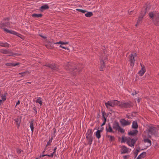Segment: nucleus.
Listing matches in <instances>:
<instances>
[{"label": "nucleus", "instance_id": "obj_1", "mask_svg": "<svg viewBox=\"0 0 159 159\" xmlns=\"http://www.w3.org/2000/svg\"><path fill=\"white\" fill-rule=\"evenodd\" d=\"M75 65L71 62H68L65 66V68L66 70H69L72 72V74L74 75L77 74L79 71L82 70V68L79 67L78 68L75 67L74 68Z\"/></svg>", "mask_w": 159, "mask_h": 159}, {"label": "nucleus", "instance_id": "obj_2", "mask_svg": "<svg viewBox=\"0 0 159 159\" xmlns=\"http://www.w3.org/2000/svg\"><path fill=\"white\" fill-rule=\"evenodd\" d=\"M150 9L149 7L147 6V7L145 6L143 7L142 9L141 12L139 17V18L137 21V23L135 25V26H137L139 24H140L142 22V20L143 16L148 11V10Z\"/></svg>", "mask_w": 159, "mask_h": 159}, {"label": "nucleus", "instance_id": "obj_3", "mask_svg": "<svg viewBox=\"0 0 159 159\" xmlns=\"http://www.w3.org/2000/svg\"><path fill=\"white\" fill-rule=\"evenodd\" d=\"M149 16L150 18L153 20L154 24L159 26V13L156 12H150Z\"/></svg>", "mask_w": 159, "mask_h": 159}, {"label": "nucleus", "instance_id": "obj_4", "mask_svg": "<svg viewBox=\"0 0 159 159\" xmlns=\"http://www.w3.org/2000/svg\"><path fill=\"white\" fill-rule=\"evenodd\" d=\"M148 130V134L149 135L150 134L151 135H153L156 137L158 136V133L157 128L153 126H149Z\"/></svg>", "mask_w": 159, "mask_h": 159}, {"label": "nucleus", "instance_id": "obj_5", "mask_svg": "<svg viewBox=\"0 0 159 159\" xmlns=\"http://www.w3.org/2000/svg\"><path fill=\"white\" fill-rule=\"evenodd\" d=\"M93 130L92 129H89L86 133V138L88 142V144L91 145L92 143L93 140L92 136Z\"/></svg>", "mask_w": 159, "mask_h": 159}, {"label": "nucleus", "instance_id": "obj_6", "mask_svg": "<svg viewBox=\"0 0 159 159\" xmlns=\"http://www.w3.org/2000/svg\"><path fill=\"white\" fill-rule=\"evenodd\" d=\"M9 18H4L2 22H0V28H2L5 27H9L10 25V23L9 22Z\"/></svg>", "mask_w": 159, "mask_h": 159}, {"label": "nucleus", "instance_id": "obj_7", "mask_svg": "<svg viewBox=\"0 0 159 159\" xmlns=\"http://www.w3.org/2000/svg\"><path fill=\"white\" fill-rule=\"evenodd\" d=\"M101 58V60L100 61V68H101V70H103V69L104 68L105 65H104V60H105L107 59V56L104 55L103 57H100Z\"/></svg>", "mask_w": 159, "mask_h": 159}, {"label": "nucleus", "instance_id": "obj_8", "mask_svg": "<svg viewBox=\"0 0 159 159\" xmlns=\"http://www.w3.org/2000/svg\"><path fill=\"white\" fill-rule=\"evenodd\" d=\"M120 122L123 126H125L130 125L131 123V121L126 120L124 119H122L120 120Z\"/></svg>", "mask_w": 159, "mask_h": 159}, {"label": "nucleus", "instance_id": "obj_9", "mask_svg": "<svg viewBox=\"0 0 159 159\" xmlns=\"http://www.w3.org/2000/svg\"><path fill=\"white\" fill-rule=\"evenodd\" d=\"M45 66L51 68V69L53 71L55 70L57 71L58 69V67L55 64H48L45 65Z\"/></svg>", "mask_w": 159, "mask_h": 159}, {"label": "nucleus", "instance_id": "obj_10", "mask_svg": "<svg viewBox=\"0 0 159 159\" xmlns=\"http://www.w3.org/2000/svg\"><path fill=\"white\" fill-rule=\"evenodd\" d=\"M121 107L124 108H129L132 106V103L131 102H122L121 103Z\"/></svg>", "mask_w": 159, "mask_h": 159}, {"label": "nucleus", "instance_id": "obj_11", "mask_svg": "<svg viewBox=\"0 0 159 159\" xmlns=\"http://www.w3.org/2000/svg\"><path fill=\"white\" fill-rule=\"evenodd\" d=\"M129 61L130 62L131 66H134L135 62V58L134 56H133V54L131 53L130 56L129 57Z\"/></svg>", "mask_w": 159, "mask_h": 159}, {"label": "nucleus", "instance_id": "obj_12", "mask_svg": "<svg viewBox=\"0 0 159 159\" xmlns=\"http://www.w3.org/2000/svg\"><path fill=\"white\" fill-rule=\"evenodd\" d=\"M129 141H130V138H127L125 137H124L123 136L122 138V139L121 140V143H125V142H126L127 143L129 146H130L129 145Z\"/></svg>", "mask_w": 159, "mask_h": 159}, {"label": "nucleus", "instance_id": "obj_13", "mask_svg": "<svg viewBox=\"0 0 159 159\" xmlns=\"http://www.w3.org/2000/svg\"><path fill=\"white\" fill-rule=\"evenodd\" d=\"M141 66L142 68L141 70L139 72L138 74H139V75L142 76L145 72L146 70L145 69V67L144 65H142L141 64Z\"/></svg>", "mask_w": 159, "mask_h": 159}, {"label": "nucleus", "instance_id": "obj_14", "mask_svg": "<svg viewBox=\"0 0 159 159\" xmlns=\"http://www.w3.org/2000/svg\"><path fill=\"white\" fill-rule=\"evenodd\" d=\"M138 139L137 138H135L134 139H131L130 138V141H129V145H130V146L132 147V146H134V145L136 142L137 140Z\"/></svg>", "mask_w": 159, "mask_h": 159}, {"label": "nucleus", "instance_id": "obj_15", "mask_svg": "<svg viewBox=\"0 0 159 159\" xmlns=\"http://www.w3.org/2000/svg\"><path fill=\"white\" fill-rule=\"evenodd\" d=\"M45 45L47 48L48 49H51L53 47V45L52 44L51 42L49 41H47V42L45 44Z\"/></svg>", "mask_w": 159, "mask_h": 159}, {"label": "nucleus", "instance_id": "obj_16", "mask_svg": "<svg viewBox=\"0 0 159 159\" xmlns=\"http://www.w3.org/2000/svg\"><path fill=\"white\" fill-rule=\"evenodd\" d=\"M121 154H124L128 153V150L127 148L125 146H123L121 149Z\"/></svg>", "mask_w": 159, "mask_h": 159}, {"label": "nucleus", "instance_id": "obj_17", "mask_svg": "<svg viewBox=\"0 0 159 159\" xmlns=\"http://www.w3.org/2000/svg\"><path fill=\"white\" fill-rule=\"evenodd\" d=\"M138 132V131L137 130H134L132 131L129 132L128 134L129 135L134 136L136 135Z\"/></svg>", "mask_w": 159, "mask_h": 159}, {"label": "nucleus", "instance_id": "obj_18", "mask_svg": "<svg viewBox=\"0 0 159 159\" xmlns=\"http://www.w3.org/2000/svg\"><path fill=\"white\" fill-rule=\"evenodd\" d=\"M21 117H18L17 118L14 120V121H15V122L16 123V125L18 127H19L20 125L21 122Z\"/></svg>", "mask_w": 159, "mask_h": 159}, {"label": "nucleus", "instance_id": "obj_19", "mask_svg": "<svg viewBox=\"0 0 159 159\" xmlns=\"http://www.w3.org/2000/svg\"><path fill=\"white\" fill-rule=\"evenodd\" d=\"M120 126L119 125V123L117 122H116L113 125V129L118 130V128H120Z\"/></svg>", "mask_w": 159, "mask_h": 159}, {"label": "nucleus", "instance_id": "obj_20", "mask_svg": "<svg viewBox=\"0 0 159 159\" xmlns=\"http://www.w3.org/2000/svg\"><path fill=\"white\" fill-rule=\"evenodd\" d=\"M132 127L133 129H135L138 128V125L137 121H134L133 122Z\"/></svg>", "mask_w": 159, "mask_h": 159}, {"label": "nucleus", "instance_id": "obj_21", "mask_svg": "<svg viewBox=\"0 0 159 159\" xmlns=\"http://www.w3.org/2000/svg\"><path fill=\"white\" fill-rule=\"evenodd\" d=\"M20 64L19 63H7L5 65L7 66H15L19 65Z\"/></svg>", "mask_w": 159, "mask_h": 159}, {"label": "nucleus", "instance_id": "obj_22", "mask_svg": "<svg viewBox=\"0 0 159 159\" xmlns=\"http://www.w3.org/2000/svg\"><path fill=\"white\" fill-rule=\"evenodd\" d=\"M0 46L6 48H9V44L7 42L2 43L1 42Z\"/></svg>", "mask_w": 159, "mask_h": 159}, {"label": "nucleus", "instance_id": "obj_23", "mask_svg": "<svg viewBox=\"0 0 159 159\" xmlns=\"http://www.w3.org/2000/svg\"><path fill=\"white\" fill-rule=\"evenodd\" d=\"M108 126L109 127V129H108L107 127L106 128V130L107 131V132L114 133V131L112 130L110 124L108 123Z\"/></svg>", "mask_w": 159, "mask_h": 159}, {"label": "nucleus", "instance_id": "obj_24", "mask_svg": "<svg viewBox=\"0 0 159 159\" xmlns=\"http://www.w3.org/2000/svg\"><path fill=\"white\" fill-rule=\"evenodd\" d=\"M49 8L48 6L47 5H45L41 7L40 10L42 11L44 10H46Z\"/></svg>", "mask_w": 159, "mask_h": 159}, {"label": "nucleus", "instance_id": "obj_25", "mask_svg": "<svg viewBox=\"0 0 159 159\" xmlns=\"http://www.w3.org/2000/svg\"><path fill=\"white\" fill-rule=\"evenodd\" d=\"M10 34H12L15 35H17V36L19 37L20 38L22 39V38L20 36H22V35H21L20 34H18L16 32L14 31L11 30V33H10Z\"/></svg>", "mask_w": 159, "mask_h": 159}, {"label": "nucleus", "instance_id": "obj_26", "mask_svg": "<svg viewBox=\"0 0 159 159\" xmlns=\"http://www.w3.org/2000/svg\"><path fill=\"white\" fill-rule=\"evenodd\" d=\"M101 131H99L98 130H97V131L96 132L95 135H96L97 138L98 139H99L101 137Z\"/></svg>", "mask_w": 159, "mask_h": 159}, {"label": "nucleus", "instance_id": "obj_27", "mask_svg": "<svg viewBox=\"0 0 159 159\" xmlns=\"http://www.w3.org/2000/svg\"><path fill=\"white\" fill-rule=\"evenodd\" d=\"M52 43H54V44H61L62 45L63 44H68L69 43V42H64L61 41H60L59 42H57V43H54L53 42H52Z\"/></svg>", "mask_w": 159, "mask_h": 159}, {"label": "nucleus", "instance_id": "obj_28", "mask_svg": "<svg viewBox=\"0 0 159 159\" xmlns=\"http://www.w3.org/2000/svg\"><path fill=\"white\" fill-rule=\"evenodd\" d=\"M36 102L37 103H39L40 104V106L42 105V98L39 97L36 101Z\"/></svg>", "mask_w": 159, "mask_h": 159}, {"label": "nucleus", "instance_id": "obj_29", "mask_svg": "<svg viewBox=\"0 0 159 159\" xmlns=\"http://www.w3.org/2000/svg\"><path fill=\"white\" fill-rule=\"evenodd\" d=\"M42 16V14H37L34 13L32 15V16L34 17H41Z\"/></svg>", "mask_w": 159, "mask_h": 159}, {"label": "nucleus", "instance_id": "obj_30", "mask_svg": "<svg viewBox=\"0 0 159 159\" xmlns=\"http://www.w3.org/2000/svg\"><path fill=\"white\" fill-rule=\"evenodd\" d=\"M86 13H85V16L87 17H90L93 15V13L91 12H86Z\"/></svg>", "mask_w": 159, "mask_h": 159}, {"label": "nucleus", "instance_id": "obj_31", "mask_svg": "<svg viewBox=\"0 0 159 159\" xmlns=\"http://www.w3.org/2000/svg\"><path fill=\"white\" fill-rule=\"evenodd\" d=\"M146 152H143L138 156L140 159L144 158L146 156Z\"/></svg>", "mask_w": 159, "mask_h": 159}, {"label": "nucleus", "instance_id": "obj_32", "mask_svg": "<svg viewBox=\"0 0 159 159\" xmlns=\"http://www.w3.org/2000/svg\"><path fill=\"white\" fill-rule=\"evenodd\" d=\"M30 127L31 130L32 132L33 133L34 127V125L32 121L30 122Z\"/></svg>", "mask_w": 159, "mask_h": 159}, {"label": "nucleus", "instance_id": "obj_33", "mask_svg": "<svg viewBox=\"0 0 159 159\" xmlns=\"http://www.w3.org/2000/svg\"><path fill=\"white\" fill-rule=\"evenodd\" d=\"M144 141L145 143H147L149 144L148 146H150L151 145V141L150 139H144Z\"/></svg>", "mask_w": 159, "mask_h": 159}, {"label": "nucleus", "instance_id": "obj_34", "mask_svg": "<svg viewBox=\"0 0 159 159\" xmlns=\"http://www.w3.org/2000/svg\"><path fill=\"white\" fill-rule=\"evenodd\" d=\"M1 53L4 54H7L8 53V51L6 49H1L0 50Z\"/></svg>", "mask_w": 159, "mask_h": 159}, {"label": "nucleus", "instance_id": "obj_35", "mask_svg": "<svg viewBox=\"0 0 159 159\" xmlns=\"http://www.w3.org/2000/svg\"><path fill=\"white\" fill-rule=\"evenodd\" d=\"M7 94V93H4L3 95H2L1 96L2 99L3 101H5L6 100V96Z\"/></svg>", "mask_w": 159, "mask_h": 159}, {"label": "nucleus", "instance_id": "obj_36", "mask_svg": "<svg viewBox=\"0 0 159 159\" xmlns=\"http://www.w3.org/2000/svg\"><path fill=\"white\" fill-rule=\"evenodd\" d=\"M105 105L107 107V108L109 109V110H110L111 111H112L111 109H110L111 106H110L109 104V101L107 102H106L105 103Z\"/></svg>", "mask_w": 159, "mask_h": 159}, {"label": "nucleus", "instance_id": "obj_37", "mask_svg": "<svg viewBox=\"0 0 159 159\" xmlns=\"http://www.w3.org/2000/svg\"><path fill=\"white\" fill-rule=\"evenodd\" d=\"M7 54H8V55L10 56H14V55L16 56L17 54V53H14L12 52H9V51H8V53Z\"/></svg>", "mask_w": 159, "mask_h": 159}, {"label": "nucleus", "instance_id": "obj_38", "mask_svg": "<svg viewBox=\"0 0 159 159\" xmlns=\"http://www.w3.org/2000/svg\"><path fill=\"white\" fill-rule=\"evenodd\" d=\"M118 131L120 132L121 133H124L125 132V130L123 129H122L120 127L118 128L117 130Z\"/></svg>", "mask_w": 159, "mask_h": 159}, {"label": "nucleus", "instance_id": "obj_39", "mask_svg": "<svg viewBox=\"0 0 159 159\" xmlns=\"http://www.w3.org/2000/svg\"><path fill=\"white\" fill-rule=\"evenodd\" d=\"M107 137L108 138H110V140L111 141H113L115 140V138L113 136H111V135H107Z\"/></svg>", "mask_w": 159, "mask_h": 159}, {"label": "nucleus", "instance_id": "obj_40", "mask_svg": "<svg viewBox=\"0 0 159 159\" xmlns=\"http://www.w3.org/2000/svg\"><path fill=\"white\" fill-rule=\"evenodd\" d=\"M102 117L104 119V120H105V119L107 120V118L105 116V115H106V113L103 111H102Z\"/></svg>", "mask_w": 159, "mask_h": 159}, {"label": "nucleus", "instance_id": "obj_41", "mask_svg": "<svg viewBox=\"0 0 159 159\" xmlns=\"http://www.w3.org/2000/svg\"><path fill=\"white\" fill-rule=\"evenodd\" d=\"M109 104L110 106L111 107H113L115 106L114 102L113 101H109Z\"/></svg>", "mask_w": 159, "mask_h": 159}, {"label": "nucleus", "instance_id": "obj_42", "mask_svg": "<svg viewBox=\"0 0 159 159\" xmlns=\"http://www.w3.org/2000/svg\"><path fill=\"white\" fill-rule=\"evenodd\" d=\"M113 102H114L115 105H119V101H117L116 100H114V101H113Z\"/></svg>", "mask_w": 159, "mask_h": 159}, {"label": "nucleus", "instance_id": "obj_43", "mask_svg": "<svg viewBox=\"0 0 159 159\" xmlns=\"http://www.w3.org/2000/svg\"><path fill=\"white\" fill-rule=\"evenodd\" d=\"M27 73V72H24L20 73H19V75H21L22 77H24L26 73Z\"/></svg>", "mask_w": 159, "mask_h": 159}, {"label": "nucleus", "instance_id": "obj_44", "mask_svg": "<svg viewBox=\"0 0 159 159\" xmlns=\"http://www.w3.org/2000/svg\"><path fill=\"white\" fill-rule=\"evenodd\" d=\"M51 142H52V141H51V140H49V141L47 142V144L46 147V148H47L48 146L50 145L51 144Z\"/></svg>", "mask_w": 159, "mask_h": 159}, {"label": "nucleus", "instance_id": "obj_45", "mask_svg": "<svg viewBox=\"0 0 159 159\" xmlns=\"http://www.w3.org/2000/svg\"><path fill=\"white\" fill-rule=\"evenodd\" d=\"M136 152L134 153L135 154V158L137 157V155L138 154V153L139 152L140 150H139V149H137L136 150Z\"/></svg>", "mask_w": 159, "mask_h": 159}, {"label": "nucleus", "instance_id": "obj_46", "mask_svg": "<svg viewBox=\"0 0 159 159\" xmlns=\"http://www.w3.org/2000/svg\"><path fill=\"white\" fill-rule=\"evenodd\" d=\"M3 29L4 31L6 32L7 33H11V30H9L6 28H4Z\"/></svg>", "mask_w": 159, "mask_h": 159}, {"label": "nucleus", "instance_id": "obj_47", "mask_svg": "<svg viewBox=\"0 0 159 159\" xmlns=\"http://www.w3.org/2000/svg\"><path fill=\"white\" fill-rule=\"evenodd\" d=\"M53 153H52L50 155L45 154V156H48V157H52L53 156Z\"/></svg>", "mask_w": 159, "mask_h": 159}, {"label": "nucleus", "instance_id": "obj_48", "mask_svg": "<svg viewBox=\"0 0 159 159\" xmlns=\"http://www.w3.org/2000/svg\"><path fill=\"white\" fill-rule=\"evenodd\" d=\"M106 121H107V120H106V119H105V120H104L103 123H102V125H101V126L102 127L105 124Z\"/></svg>", "mask_w": 159, "mask_h": 159}, {"label": "nucleus", "instance_id": "obj_49", "mask_svg": "<svg viewBox=\"0 0 159 159\" xmlns=\"http://www.w3.org/2000/svg\"><path fill=\"white\" fill-rule=\"evenodd\" d=\"M129 157V155H125L123 156L124 159H126L127 158H128Z\"/></svg>", "mask_w": 159, "mask_h": 159}, {"label": "nucleus", "instance_id": "obj_50", "mask_svg": "<svg viewBox=\"0 0 159 159\" xmlns=\"http://www.w3.org/2000/svg\"><path fill=\"white\" fill-rule=\"evenodd\" d=\"M138 93H139V92H137V91H135L134 92L132 93V95H134L137 94Z\"/></svg>", "mask_w": 159, "mask_h": 159}, {"label": "nucleus", "instance_id": "obj_51", "mask_svg": "<svg viewBox=\"0 0 159 159\" xmlns=\"http://www.w3.org/2000/svg\"><path fill=\"white\" fill-rule=\"evenodd\" d=\"M86 12H87V11L83 10H82V11L81 12L82 13H85Z\"/></svg>", "mask_w": 159, "mask_h": 159}, {"label": "nucleus", "instance_id": "obj_52", "mask_svg": "<svg viewBox=\"0 0 159 159\" xmlns=\"http://www.w3.org/2000/svg\"><path fill=\"white\" fill-rule=\"evenodd\" d=\"M104 129V128L103 127H102L101 128V129L100 130L98 129V130L101 131V132H102L103 130Z\"/></svg>", "mask_w": 159, "mask_h": 159}, {"label": "nucleus", "instance_id": "obj_53", "mask_svg": "<svg viewBox=\"0 0 159 159\" xmlns=\"http://www.w3.org/2000/svg\"><path fill=\"white\" fill-rule=\"evenodd\" d=\"M47 149H46V147H45V148L44 149V150L42 152V155H44V153L45 152V151Z\"/></svg>", "mask_w": 159, "mask_h": 159}, {"label": "nucleus", "instance_id": "obj_54", "mask_svg": "<svg viewBox=\"0 0 159 159\" xmlns=\"http://www.w3.org/2000/svg\"><path fill=\"white\" fill-rule=\"evenodd\" d=\"M39 36L43 39H46V37L42 35L39 34Z\"/></svg>", "mask_w": 159, "mask_h": 159}, {"label": "nucleus", "instance_id": "obj_55", "mask_svg": "<svg viewBox=\"0 0 159 159\" xmlns=\"http://www.w3.org/2000/svg\"><path fill=\"white\" fill-rule=\"evenodd\" d=\"M60 47H61L62 48H64V49H66V48L65 47H64V46H61V45L60 46Z\"/></svg>", "mask_w": 159, "mask_h": 159}, {"label": "nucleus", "instance_id": "obj_56", "mask_svg": "<svg viewBox=\"0 0 159 159\" xmlns=\"http://www.w3.org/2000/svg\"><path fill=\"white\" fill-rule=\"evenodd\" d=\"M57 148L56 147H55L53 149V150H54V152H53L52 153H53V154L55 152H56V150L57 149Z\"/></svg>", "mask_w": 159, "mask_h": 159}, {"label": "nucleus", "instance_id": "obj_57", "mask_svg": "<svg viewBox=\"0 0 159 159\" xmlns=\"http://www.w3.org/2000/svg\"><path fill=\"white\" fill-rule=\"evenodd\" d=\"M20 103V101L19 100L17 102H16V106L18 105V104H19Z\"/></svg>", "mask_w": 159, "mask_h": 159}, {"label": "nucleus", "instance_id": "obj_58", "mask_svg": "<svg viewBox=\"0 0 159 159\" xmlns=\"http://www.w3.org/2000/svg\"><path fill=\"white\" fill-rule=\"evenodd\" d=\"M76 10L78 11H80V12H81L82 11V9H76Z\"/></svg>", "mask_w": 159, "mask_h": 159}, {"label": "nucleus", "instance_id": "obj_59", "mask_svg": "<svg viewBox=\"0 0 159 159\" xmlns=\"http://www.w3.org/2000/svg\"><path fill=\"white\" fill-rule=\"evenodd\" d=\"M45 156V155H40L39 157H44Z\"/></svg>", "mask_w": 159, "mask_h": 159}, {"label": "nucleus", "instance_id": "obj_60", "mask_svg": "<svg viewBox=\"0 0 159 159\" xmlns=\"http://www.w3.org/2000/svg\"><path fill=\"white\" fill-rule=\"evenodd\" d=\"M33 109L36 111V113H37V111H36V108L35 107H33Z\"/></svg>", "mask_w": 159, "mask_h": 159}, {"label": "nucleus", "instance_id": "obj_61", "mask_svg": "<svg viewBox=\"0 0 159 159\" xmlns=\"http://www.w3.org/2000/svg\"><path fill=\"white\" fill-rule=\"evenodd\" d=\"M133 11L132 10L130 11H128V13H129V14H131V12Z\"/></svg>", "mask_w": 159, "mask_h": 159}, {"label": "nucleus", "instance_id": "obj_62", "mask_svg": "<svg viewBox=\"0 0 159 159\" xmlns=\"http://www.w3.org/2000/svg\"><path fill=\"white\" fill-rule=\"evenodd\" d=\"M133 56H134V58H135V57L137 56V54L136 53H135L133 55Z\"/></svg>", "mask_w": 159, "mask_h": 159}, {"label": "nucleus", "instance_id": "obj_63", "mask_svg": "<svg viewBox=\"0 0 159 159\" xmlns=\"http://www.w3.org/2000/svg\"><path fill=\"white\" fill-rule=\"evenodd\" d=\"M19 153H21V151L20 150H18L17 151Z\"/></svg>", "mask_w": 159, "mask_h": 159}, {"label": "nucleus", "instance_id": "obj_64", "mask_svg": "<svg viewBox=\"0 0 159 159\" xmlns=\"http://www.w3.org/2000/svg\"><path fill=\"white\" fill-rule=\"evenodd\" d=\"M100 117V115H99V113H98V116H97V117L98 118H99Z\"/></svg>", "mask_w": 159, "mask_h": 159}]
</instances>
